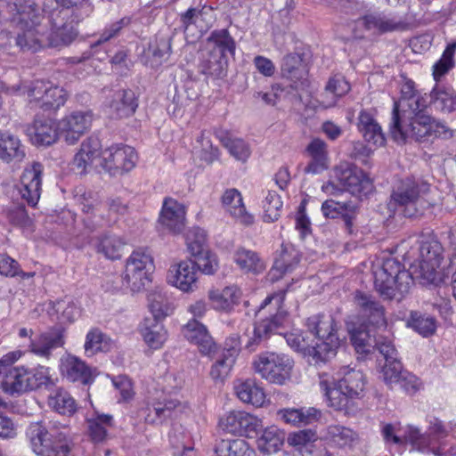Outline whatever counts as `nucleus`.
<instances>
[{"instance_id":"nucleus-1","label":"nucleus","mask_w":456,"mask_h":456,"mask_svg":"<svg viewBox=\"0 0 456 456\" xmlns=\"http://www.w3.org/2000/svg\"><path fill=\"white\" fill-rule=\"evenodd\" d=\"M439 266L436 260L433 264L419 261L407 271L396 259L387 258L374 271V286L384 299L400 302L410 292L414 278L423 284L434 283Z\"/></svg>"},{"instance_id":"nucleus-2","label":"nucleus","mask_w":456,"mask_h":456,"mask_svg":"<svg viewBox=\"0 0 456 456\" xmlns=\"http://www.w3.org/2000/svg\"><path fill=\"white\" fill-rule=\"evenodd\" d=\"M50 427L42 422H32L26 436L32 451L38 456H71L72 439L67 427L61 428L50 421Z\"/></svg>"},{"instance_id":"nucleus-3","label":"nucleus","mask_w":456,"mask_h":456,"mask_svg":"<svg viewBox=\"0 0 456 456\" xmlns=\"http://www.w3.org/2000/svg\"><path fill=\"white\" fill-rule=\"evenodd\" d=\"M431 117L426 115L421 107L418 110H398L394 104L391 134L395 141L405 142L408 138L422 141L430 137Z\"/></svg>"},{"instance_id":"nucleus-4","label":"nucleus","mask_w":456,"mask_h":456,"mask_svg":"<svg viewBox=\"0 0 456 456\" xmlns=\"http://www.w3.org/2000/svg\"><path fill=\"white\" fill-rule=\"evenodd\" d=\"M42 12L47 15L50 24V32L46 36L49 45L58 46L69 45L77 36L75 24L78 20L72 18L73 11L61 5L56 0H45Z\"/></svg>"},{"instance_id":"nucleus-5","label":"nucleus","mask_w":456,"mask_h":456,"mask_svg":"<svg viewBox=\"0 0 456 456\" xmlns=\"http://www.w3.org/2000/svg\"><path fill=\"white\" fill-rule=\"evenodd\" d=\"M253 368L270 383L283 385L290 378L293 362L285 354L265 352L256 356Z\"/></svg>"},{"instance_id":"nucleus-6","label":"nucleus","mask_w":456,"mask_h":456,"mask_svg":"<svg viewBox=\"0 0 456 456\" xmlns=\"http://www.w3.org/2000/svg\"><path fill=\"white\" fill-rule=\"evenodd\" d=\"M33 334V330L26 327L20 328L18 331L20 338H29L28 351L45 359H50L53 351L65 344V329L61 325L51 327L35 338H32Z\"/></svg>"},{"instance_id":"nucleus-7","label":"nucleus","mask_w":456,"mask_h":456,"mask_svg":"<svg viewBox=\"0 0 456 456\" xmlns=\"http://www.w3.org/2000/svg\"><path fill=\"white\" fill-rule=\"evenodd\" d=\"M153 269V258L146 249L134 250L126 263L123 275L124 284L132 291H140L150 281V272Z\"/></svg>"},{"instance_id":"nucleus-8","label":"nucleus","mask_w":456,"mask_h":456,"mask_svg":"<svg viewBox=\"0 0 456 456\" xmlns=\"http://www.w3.org/2000/svg\"><path fill=\"white\" fill-rule=\"evenodd\" d=\"M428 190L427 183L419 184L411 178L402 180L393 190L388 206L395 209L403 208V216L412 217L419 213L418 204L420 194Z\"/></svg>"},{"instance_id":"nucleus-9","label":"nucleus","mask_w":456,"mask_h":456,"mask_svg":"<svg viewBox=\"0 0 456 456\" xmlns=\"http://www.w3.org/2000/svg\"><path fill=\"white\" fill-rule=\"evenodd\" d=\"M354 304L357 310V315L350 316V320H354V322L366 328L369 326L386 327L385 307L371 295L356 290L354 294Z\"/></svg>"},{"instance_id":"nucleus-10","label":"nucleus","mask_w":456,"mask_h":456,"mask_svg":"<svg viewBox=\"0 0 456 456\" xmlns=\"http://www.w3.org/2000/svg\"><path fill=\"white\" fill-rule=\"evenodd\" d=\"M335 180L352 195L361 197L372 191V180L357 166L342 162L333 169Z\"/></svg>"},{"instance_id":"nucleus-11","label":"nucleus","mask_w":456,"mask_h":456,"mask_svg":"<svg viewBox=\"0 0 456 456\" xmlns=\"http://www.w3.org/2000/svg\"><path fill=\"white\" fill-rule=\"evenodd\" d=\"M102 167L112 176L123 175L131 171L138 160L133 147L117 144L102 152Z\"/></svg>"},{"instance_id":"nucleus-12","label":"nucleus","mask_w":456,"mask_h":456,"mask_svg":"<svg viewBox=\"0 0 456 456\" xmlns=\"http://www.w3.org/2000/svg\"><path fill=\"white\" fill-rule=\"evenodd\" d=\"M29 102L44 111L57 110L65 104L69 94L60 86L37 81L28 91Z\"/></svg>"},{"instance_id":"nucleus-13","label":"nucleus","mask_w":456,"mask_h":456,"mask_svg":"<svg viewBox=\"0 0 456 456\" xmlns=\"http://www.w3.org/2000/svg\"><path fill=\"white\" fill-rule=\"evenodd\" d=\"M94 114L92 110H74L59 120L60 134L68 144H75L90 128Z\"/></svg>"},{"instance_id":"nucleus-14","label":"nucleus","mask_w":456,"mask_h":456,"mask_svg":"<svg viewBox=\"0 0 456 456\" xmlns=\"http://www.w3.org/2000/svg\"><path fill=\"white\" fill-rule=\"evenodd\" d=\"M10 23L17 28L40 26L44 16L39 6L32 0H16L7 4Z\"/></svg>"},{"instance_id":"nucleus-15","label":"nucleus","mask_w":456,"mask_h":456,"mask_svg":"<svg viewBox=\"0 0 456 456\" xmlns=\"http://www.w3.org/2000/svg\"><path fill=\"white\" fill-rule=\"evenodd\" d=\"M287 315L285 310L279 308L274 314L256 322L255 324L253 336L248 338L245 347L249 352L256 351V347L266 341L272 333L276 332L279 328L283 326L284 322L287 321Z\"/></svg>"},{"instance_id":"nucleus-16","label":"nucleus","mask_w":456,"mask_h":456,"mask_svg":"<svg viewBox=\"0 0 456 456\" xmlns=\"http://www.w3.org/2000/svg\"><path fill=\"white\" fill-rule=\"evenodd\" d=\"M220 425L227 433L249 436L250 434L256 432L261 421L246 411H233L221 420Z\"/></svg>"},{"instance_id":"nucleus-17","label":"nucleus","mask_w":456,"mask_h":456,"mask_svg":"<svg viewBox=\"0 0 456 456\" xmlns=\"http://www.w3.org/2000/svg\"><path fill=\"white\" fill-rule=\"evenodd\" d=\"M185 207L172 198H166L159 217L163 230L172 233H180L185 227Z\"/></svg>"},{"instance_id":"nucleus-18","label":"nucleus","mask_w":456,"mask_h":456,"mask_svg":"<svg viewBox=\"0 0 456 456\" xmlns=\"http://www.w3.org/2000/svg\"><path fill=\"white\" fill-rule=\"evenodd\" d=\"M44 167L39 162H34L24 169L21 175L20 194L28 205L36 207L41 195L42 175Z\"/></svg>"},{"instance_id":"nucleus-19","label":"nucleus","mask_w":456,"mask_h":456,"mask_svg":"<svg viewBox=\"0 0 456 456\" xmlns=\"http://www.w3.org/2000/svg\"><path fill=\"white\" fill-rule=\"evenodd\" d=\"M184 338L196 345L200 352L210 356L216 351V345L204 324L196 319L190 320L182 329Z\"/></svg>"},{"instance_id":"nucleus-20","label":"nucleus","mask_w":456,"mask_h":456,"mask_svg":"<svg viewBox=\"0 0 456 456\" xmlns=\"http://www.w3.org/2000/svg\"><path fill=\"white\" fill-rule=\"evenodd\" d=\"M167 279L182 291H193L197 288V271L192 260L186 259L171 266Z\"/></svg>"},{"instance_id":"nucleus-21","label":"nucleus","mask_w":456,"mask_h":456,"mask_svg":"<svg viewBox=\"0 0 456 456\" xmlns=\"http://www.w3.org/2000/svg\"><path fill=\"white\" fill-rule=\"evenodd\" d=\"M322 215L326 218H338L341 217L345 228L349 233L353 232L354 222L358 214V206L352 202H340L334 200H326L321 208Z\"/></svg>"},{"instance_id":"nucleus-22","label":"nucleus","mask_w":456,"mask_h":456,"mask_svg":"<svg viewBox=\"0 0 456 456\" xmlns=\"http://www.w3.org/2000/svg\"><path fill=\"white\" fill-rule=\"evenodd\" d=\"M61 370L69 381L83 385L93 383L96 376L95 370L91 369L78 357L69 354L61 360Z\"/></svg>"},{"instance_id":"nucleus-23","label":"nucleus","mask_w":456,"mask_h":456,"mask_svg":"<svg viewBox=\"0 0 456 456\" xmlns=\"http://www.w3.org/2000/svg\"><path fill=\"white\" fill-rule=\"evenodd\" d=\"M108 107L111 118H126L134 114L138 102L133 90L120 89L113 93Z\"/></svg>"},{"instance_id":"nucleus-24","label":"nucleus","mask_w":456,"mask_h":456,"mask_svg":"<svg viewBox=\"0 0 456 456\" xmlns=\"http://www.w3.org/2000/svg\"><path fill=\"white\" fill-rule=\"evenodd\" d=\"M300 259L301 255L293 245L282 244L281 253L268 273L269 280L273 282L291 273L298 265Z\"/></svg>"},{"instance_id":"nucleus-25","label":"nucleus","mask_w":456,"mask_h":456,"mask_svg":"<svg viewBox=\"0 0 456 456\" xmlns=\"http://www.w3.org/2000/svg\"><path fill=\"white\" fill-rule=\"evenodd\" d=\"M281 75L292 82L291 86L298 89L307 84V70L303 64L302 55L297 53L284 56L281 62Z\"/></svg>"},{"instance_id":"nucleus-26","label":"nucleus","mask_w":456,"mask_h":456,"mask_svg":"<svg viewBox=\"0 0 456 456\" xmlns=\"http://www.w3.org/2000/svg\"><path fill=\"white\" fill-rule=\"evenodd\" d=\"M26 158V148L20 138L0 130V159L7 164H20Z\"/></svg>"},{"instance_id":"nucleus-27","label":"nucleus","mask_w":456,"mask_h":456,"mask_svg":"<svg viewBox=\"0 0 456 456\" xmlns=\"http://www.w3.org/2000/svg\"><path fill=\"white\" fill-rule=\"evenodd\" d=\"M60 134L59 123L51 118H37L29 129V136L33 144L49 146L54 143Z\"/></svg>"},{"instance_id":"nucleus-28","label":"nucleus","mask_w":456,"mask_h":456,"mask_svg":"<svg viewBox=\"0 0 456 456\" xmlns=\"http://www.w3.org/2000/svg\"><path fill=\"white\" fill-rule=\"evenodd\" d=\"M362 20L367 30H375L379 34L403 31L408 28V24L405 21L397 20L395 17H388L382 12L366 14Z\"/></svg>"},{"instance_id":"nucleus-29","label":"nucleus","mask_w":456,"mask_h":456,"mask_svg":"<svg viewBox=\"0 0 456 456\" xmlns=\"http://www.w3.org/2000/svg\"><path fill=\"white\" fill-rule=\"evenodd\" d=\"M221 200L225 211L241 224L250 225L254 223V216L247 212L242 196L237 189H227Z\"/></svg>"},{"instance_id":"nucleus-30","label":"nucleus","mask_w":456,"mask_h":456,"mask_svg":"<svg viewBox=\"0 0 456 456\" xmlns=\"http://www.w3.org/2000/svg\"><path fill=\"white\" fill-rule=\"evenodd\" d=\"M340 374L341 378L338 379L339 387L344 391V395L350 398L360 397L364 391L366 385V378L362 370L344 366Z\"/></svg>"},{"instance_id":"nucleus-31","label":"nucleus","mask_w":456,"mask_h":456,"mask_svg":"<svg viewBox=\"0 0 456 456\" xmlns=\"http://www.w3.org/2000/svg\"><path fill=\"white\" fill-rule=\"evenodd\" d=\"M308 330L319 340H339L337 324L332 315L318 314L306 320Z\"/></svg>"},{"instance_id":"nucleus-32","label":"nucleus","mask_w":456,"mask_h":456,"mask_svg":"<svg viewBox=\"0 0 456 456\" xmlns=\"http://www.w3.org/2000/svg\"><path fill=\"white\" fill-rule=\"evenodd\" d=\"M357 127L368 142L376 146H383L385 144L386 137L381 126L369 110H362L360 111Z\"/></svg>"},{"instance_id":"nucleus-33","label":"nucleus","mask_w":456,"mask_h":456,"mask_svg":"<svg viewBox=\"0 0 456 456\" xmlns=\"http://www.w3.org/2000/svg\"><path fill=\"white\" fill-rule=\"evenodd\" d=\"M40 26H29L28 28H17L16 36L10 35V41L20 49L37 51L45 45L44 38L46 36L38 29Z\"/></svg>"},{"instance_id":"nucleus-34","label":"nucleus","mask_w":456,"mask_h":456,"mask_svg":"<svg viewBox=\"0 0 456 456\" xmlns=\"http://www.w3.org/2000/svg\"><path fill=\"white\" fill-rule=\"evenodd\" d=\"M140 333L145 344L151 349H159L167 340V334L164 326L156 320L145 318L141 324Z\"/></svg>"},{"instance_id":"nucleus-35","label":"nucleus","mask_w":456,"mask_h":456,"mask_svg":"<svg viewBox=\"0 0 456 456\" xmlns=\"http://www.w3.org/2000/svg\"><path fill=\"white\" fill-rule=\"evenodd\" d=\"M233 260L242 272L248 273L259 274L266 268L265 262L257 252L245 248L235 251Z\"/></svg>"},{"instance_id":"nucleus-36","label":"nucleus","mask_w":456,"mask_h":456,"mask_svg":"<svg viewBox=\"0 0 456 456\" xmlns=\"http://www.w3.org/2000/svg\"><path fill=\"white\" fill-rule=\"evenodd\" d=\"M321 412L315 408H284L277 411V417L284 423L293 426L308 425L316 420Z\"/></svg>"},{"instance_id":"nucleus-37","label":"nucleus","mask_w":456,"mask_h":456,"mask_svg":"<svg viewBox=\"0 0 456 456\" xmlns=\"http://www.w3.org/2000/svg\"><path fill=\"white\" fill-rule=\"evenodd\" d=\"M325 440L338 448H352L359 441V436L353 429L340 426L330 425L327 428Z\"/></svg>"},{"instance_id":"nucleus-38","label":"nucleus","mask_w":456,"mask_h":456,"mask_svg":"<svg viewBox=\"0 0 456 456\" xmlns=\"http://www.w3.org/2000/svg\"><path fill=\"white\" fill-rule=\"evenodd\" d=\"M430 106L441 113L456 110V93L451 88L436 86L430 93Z\"/></svg>"},{"instance_id":"nucleus-39","label":"nucleus","mask_w":456,"mask_h":456,"mask_svg":"<svg viewBox=\"0 0 456 456\" xmlns=\"http://www.w3.org/2000/svg\"><path fill=\"white\" fill-rule=\"evenodd\" d=\"M339 345V340H320L314 346L308 345L305 355L315 365L325 363L336 355Z\"/></svg>"},{"instance_id":"nucleus-40","label":"nucleus","mask_w":456,"mask_h":456,"mask_svg":"<svg viewBox=\"0 0 456 456\" xmlns=\"http://www.w3.org/2000/svg\"><path fill=\"white\" fill-rule=\"evenodd\" d=\"M285 441V434L275 426L266 428L258 437L257 448L265 454L279 452Z\"/></svg>"},{"instance_id":"nucleus-41","label":"nucleus","mask_w":456,"mask_h":456,"mask_svg":"<svg viewBox=\"0 0 456 456\" xmlns=\"http://www.w3.org/2000/svg\"><path fill=\"white\" fill-rule=\"evenodd\" d=\"M346 324L352 345L358 354V358L362 359L370 353L372 347L369 342V331L366 327L354 322V320H349Z\"/></svg>"},{"instance_id":"nucleus-42","label":"nucleus","mask_w":456,"mask_h":456,"mask_svg":"<svg viewBox=\"0 0 456 456\" xmlns=\"http://www.w3.org/2000/svg\"><path fill=\"white\" fill-rule=\"evenodd\" d=\"M350 88V85L345 77L341 76L330 77L325 86L324 93L321 95L324 98L322 104L324 108L335 106L338 99L346 94Z\"/></svg>"},{"instance_id":"nucleus-43","label":"nucleus","mask_w":456,"mask_h":456,"mask_svg":"<svg viewBox=\"0 0 456 456\" xmlns=\"http://www.w3.org/2000/svg\"><path fill=\"white\" fill-rule=\"evenodd\" d=\"M216 456H256L244 439H222L215 445Z\"/></svg>"},{"instance_id":"nucleus-44","label":"nucleus","mask_w":456,"mask_h":456,"mask_svg":"<svg viewBox=\"0 0 456 456\" xmlns=\"http://www.w3.org/2000/svg\"><path fill=\"white\" fill-rule=\"evenodd\" d=\"M235 392L237 396L243 403H250L254 406L260 407L265 400L264 389L259 387L254 380L247 379L236 385Z\"/></svg>"},{"instance_id":"nucleus-45","label":"nucleus","mask_w":456,"mask_h":456,"mask_svg":"<svg viewBox=\"0 0 456 456\" xmlns=\"http://www.w3.org/2000/svg\"><path fill=\"white\" fill-rule=\"evenodd\" d=\"M210 51L226 58L227 54L234 55L236 43L226 28L216 29L208 38Z\"/></svg>"},{"instance_id":"nucleus-46","label":"nucleus","mask_w":456,"mask_h":456,"mask_svg":"<svg viewBox=\"0 0 456 456\" xmlns=\"http://www.w3.org/2000/svg\"><path fill=\"white\" fill-rule=\"evenodd\" d=\"M102 144L98 138L96 137H89L86 139L80 146L79 151L75 155L73 159V166L74 168H77L79 174L85 173V163L86 161L82 159L84 154L86 156V161H94L100 155Z\"/></svg>"},{"instance_id":"nucleus-47","label":"nucleus","mask_w":456,"mask_h":456,"mask_svg":"<svg viewBox=\"0 0 456 456\" xmlns=\"http://www.w3.org/2000/svg\"><path fill=\"white\" fill-rule=\"evenodd\" d=\"M4 391L9 394L28 391L27 370L6 365Z\"/></svg>"},{"instance_id":"nucleus-48","label":"nucleus","mask_w":456,"mask_h":456,"mask_svg":"<svg viewBox=\"0 0 456 456\" xmlns=\"http://www.w3.org/2000/svg\"><path fill=\"white\" fill-rule=\"evenodd\" d=\"M212 12L213 8L211 6L203 5L201 7H191L186 12L181 13L180 21L184 31H187L192 25L203 29L207 27L208 17Z\"/></svg>"},{"instance_id":"nucleus-49","label":"nucleus","mask_w":456,"mask_h":456,"mask_svg":"<svg viewBox=\"0 0 456 456\" xmlns=\"http://www.w3.org/2000/svg\"><path fill=\"white\" fill-rule=\"evenodd\" d=\"M49 406L61 415L70 416L77 411V403L69 392L58 388L48 397Z\"/></svg>"},{"instance_id":"nucleus-50","label":"nucleus","mask_w":456,"mask_h":456,"mask_svg":"<svg viewBox=\"0 0 456 456\" xmlns=\"http://www.w3.org/2000/svg\"><path fill=\"white\" fill-rule=\"evenodd\" d=\"M113 418L110 414H98L87 420L88 434L94 443H101L107 437L108 428L112 427Z\"/></svg>"},{"instance_id":"nucleus-51","label":"nucleus","mask_w":456,"mask_h":456,"mask_svg":"<svg viewBox=\"0 0 456 456\" xmlns=\"http://www.w3.org/2000/svg\"><path fill=\"white\" fill-rule=\"evenodd\" d=\"M407 326L413 329L422 337H429L436 330V322L432 316L421 314L419 312H411L410 317L407 320Z\"/></svg>"},{"instance_id":"nucleus-52","label":"nucleus","mask_w":456,"mask_h":456,"mask_svg":"<svg viewBox=\"0 0 456 456\" xmlns=\"http://www.w3.org/2000/svg\"><path fill=\"white\" fill-rule=\"evenodd\" d=\"M456 40L448 44L441 58L433 65V77L438 82L455 65Z\"/></svg>"},{"instance_id":"nucleus-53","label":"nucleus","mask_w":456,"mask_h":456,"mask_svg":"<svg viewBox=\"0 0 456 456\" xmlns=\"http://www.w3.org/2000/svg\"><path fill=\"white\" fill-rule=\"evenodd\" d=\"M402 97L396 103L398 110H418L421 107L419 103V98L417 96V91L415 89V84L412 80L403 78V82L401 86Z\"/></svg>"},{"instance_id":"nucleus-54","label":"nucleus","mask_w":456,"mask_h":456,"mask_svg":"<svg viewBox=\"0 0 456 456\" xmlns=\"http://www.w3.org/2000/svg\"><path fill=\"white\" fill-rule=\"evenodd\" d=\"M227 59L216 53L209 51L208 57L200 64L201 72L213 77H221L224 75Z\"/></svg>"},{"instance_id":"nucleus-55","label":"nucleus","mask_w":456,"mask_h":456,"mask_svg":"<svg viewBox=\"0 0 456 456\" xmlns=\"http://www.w3.org/2000/svg\"><path fill=\"white\" fill-rule=\"evenodd\" d=\"M149 308L153 318L159 322L172 312V308L168 303L167 297L159 291L151 292L148 296Z\"/></svg>"},{"instance_id":"nucleus-56","label":"nucleus","mask_w":456,"mask_h":456,"mask_svg":"<svg viewBox=\"0 0 456 456\" xmlns=\"http://www.w3.org/2000/svg\"><path fill=\"white\" fill-rule=\"evenodd\" d=\"M221 142L229 153L237 160L246 162L250 156L251 151L249 145L240 138L224 136L221 138Z\"/></svg>"},{"instance_id":"nucleus-57","label":"nucleus","mask_w":456,"mask_h":456,"mask_svg":"<svg viewBox=\"0 0 456 456\" xmlns=\"http://www.w3.org/2000/svg\"><path fill=\"white\" fill-rule=\"evenodd\" d=\"M185 241L191 256H199L208 250L206 232L200 227L190 229L185 235Z\"/></svg>"},{"instance_id":"nucleus-58","label":"nucleus","mask_w":456,"mask_h":456,"mask_svg":"<svg viewBox=\"0 0 456 456\" xmlns=\"http://www.w3.org/2000/svg\"><path fill=\"white\" fill-rule=\"evenodd\" d=\"M149 52L157 62L167 60L171 54V37L160 33L156 35L154 42L150 44Z\"/></svg>"},{"instance_id":"nucleus-59","label":"nucleus","mask_w":456,"mask_h":456,"mask_svg":"<svg viewBox=\"0 0 456 456\" xmlns=\"http://www.w3.org/2000/svg\"><path fill=\"white\" fill-rule=\"evenodd\" d=\"M107 346L108 338L100 329L94 328L86 334L84 348L88 355L104 351Z\"/></svg>"},{"instance_id":"nucleus-60","label":"nucleus","mask_w":456,"mask_h":456,"mask_svg":"<svg viewBox=\"0 0 456 456\" xmlns=\"http://www.w3.org/2000/svg\"><path fill=\"white\" fill-rule=\"evenodd\" d=\"M320 387L324 391L330 406L336 410H342L347 405L350 397L344 395V391L340 389L338 382H337L334 387H330L327 381L322 380Z\"/></svg>"},{"instance_id":"nucleus-61","label":"nucleus","mask_w":456,"mask_h":456,"mask_svg":"<svg viewBox=\"0 0 456 456\" xmlns=\"http://www.w3.org/2000/svg\"><path fill=\"white\" fill-rule=\"evenodd\" d=\"M124 242L117 236L105 235L97 246V251L109 259H118L121 256Z\"/></svg>"},{"instance_id":"nucleus-62","label":"nucleus","mask_w":456,"mask_h":456,"mask_svg":"<svg viewBox=\"0 0 456 456\" xmlns=\"http://www.w3.org/2000/svg\"><path fill=\"white\" fill-rule=\"evenodd\" d=\"M282 201L275 191H269L263 201L265 222H274L281 216Z\"/></svg>"},{"instance_id":"nucleus-63","label":"nucleus","mask_w":456,"mask_h":456,"mask_svg":"<svg viewBox=\"0 0 456 456\" xmlns=\"http://www.w3.org/2000/svg\"><path fill=\"white\" fill-rule=\"evenodd\" d=\"M177 403L174 401L167 403H156L151 408H149V413L145 420L151 424L161 423L163 419L171 416L172 411L175 409Z\"/></svg>"},{"instance_id":"nucleus-64","label":"nucleus","mask_w":456,"mask_h":456,"mask_svg":"<svg viewBox=\"0 0 456 456\" xmlns=\"http://www.w3.org/2000/svg\"><path fill=\"white\" fill-rule=\"evenodd\" d=\"M26 382L28 391L53 385V381L49 374V369L44 366H40L32 371L27 370Z\"/></svg>"}]
</instances>
